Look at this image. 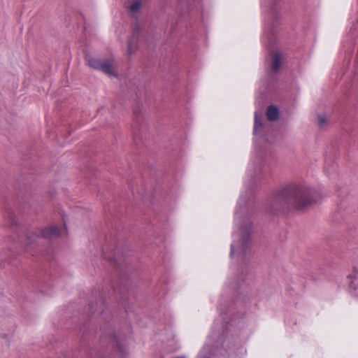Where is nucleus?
Wrapping results in <instances>:
<instances>
[{
    "instance_id": "obj_1",
    "label": "nucleus",
    "mask_w": 358,
    "mask_h": 358,
    "mask_svg": "<svg viewBox=\"0 0 358 358\" xmlns=\"http://www.w3.org/2000/svg\"><path fill=\"white\" fill-rule=\"evenodd\" d=\"M317 202L315 192L303 185H290L277 192L267 207L268 213L278 215L292 209L302 210Z\"/></svg>"
},
{
    "instance_id": "obj_2",
    "label": "nucleus",
    "mask_w": 358,
    "mask_h": 358,
    "mask_svg": "<svg viewBox=\"0 0 358 358\" xmlns=\"http://www.w3.org/2000/svg\"><path fill=\"white\" fill-rule=\"evenodd\" d=\"M253 217L252 211H247L242 217H239L238 237L234 241L231 245L230 255L232 258L243 261L248 255L252 244Z\"/></svg>"
},
{
    "instance_id": "obj_3",
    "label": "nucleus",
    "mask_w": 358,
    "mask_h": 358,
    "mask_svg": "<svg viewBox=\"0 0 358 358\" xmlns=\"http://www.w3.org/2000/svg\"><path fill=\"white\" fill-rule=\"evenodd\" d=\"M106 340L108 343L106 350L104 352H95L94 355H91V358H105L106 355L110 356V358H126L127 351L115 334H110L107 339L103 338L101 343H104Z\"/></svg>"
},
{
    "instance_id": "obj_4",
    "label": "nucleus",
    "mask_w": 358,
    "mask_h": 358,
    "mask_svg": "<svg viewBox=\"0 0 358 358\" xmlns=\"http://www.w3.org/2000/svg\"><path fill=\"white\" fill-rule=\"evenodd\" d=\"M86 61L87 64L94 69L100 70L109 76H116L114 62L111 59L101 60L90 56H87Z\"/></svg>"
},
{
    "instance_id": "obj_5",
    "label": "nucleus",
    "mask_w": 358,
    "mask_h": 358,
    "mask_svg": "<svg viewBox=\"0 0 358 358\" xmlns=\"http://www.w3.org/2000/svg\"><path fill=\"white\" fill-rule=\"evenodd\" d=\"M61 234V231L57 226H51L45 229H36L31 234H29L27 237V245L34 243L36 239L39 237L45 238H58Z\"/></svg>"
},
{
    "instance_id": "obj_6",
    "label": "nucleus",
    "mask_w": 358,
    "mask_h": 358,
    "mask_svg": "<svg viewBox=\"0 0 358 358\" xmlns=\"http://www.w3.org/2000/svg\"><path fill=\"white\" fill-rule=\"evenodd\" d=\"M140 35V27L138 24H136L134 27L133 32L131 36L130 37L128 41V47H127V54L131 55L138 48V40Z\"/></svg>"
},
{
    "instance_id": "obj_7",
    "label": "nucleus",
    "mask_w": 358,
    "mask_h": 358,
    "mask_svg": "<svg viewBox=\"0 0 358 358\" xmlns=\"http://www.w3.org/2000/svg\"><path fill=\"white\" fill-rule=\"evenodd\" d=\"M283 60L282 55L278 50L271 52V71L278 73L281 68Z\"/></svg>"
},
{
    "instance_id": "obj_8",
    "label": "nucleus",
    "mask_w": 358,
    "mask_h": 358,
    "mask_svg": "<svg viewBox=\"0 0 358 358\" xmlns=\"http://www.w3.org/2000/svg\"><path fill=\"white\" fill-rule=\"evenodd\" d=\"M125 7L129 12L134 16L141 10L142 2L141 0H132L127 2Z\"/></svg>"
},
{
    "instance_id": "obj_9",
    "label": "nucleus",
    "mask_w": 358,
    "mask_h": 358,
    "mask_svg": "<svg viewBox=\"0 0 358 358\" xmlns=\"http://www.w3.org/2000/svg\"><path fill=\"white\" fill-rule=\"evenodd\" d=\"M317 125L320 129L324 130L329 126V119L325 113L317 115Z\"/></svg>"
},
{
    "instance_id": "obj_10",
    "label": "nucleus",
    "mask_w": 358,
    "mask_h": 358,
    "mask_svg": "<svg viewBox=\"0 0 358 358\" xmlns=\"http://www.w3.org/2000/svg\"><path fill=\"white\" fill-rule=\"evenodd\" d=\"M266 117L270 121H275L279 117V111L277 107L270 106L266 110Z\"/></svg>"
},
{
    "instance_id": "obj_11",
    "label": "nucleus",
    "mask_w": 358,
    "mask_h": 358,
    "mask_svg": "<svg viewBox=\"0 0 358 358\" xmlns=\"http://www.w3.org/2000/svg\"><path fill=\"white\" fill-rule=\"evenodd\" d=\"M263 127L262 117L259 116L257 113L255 115L254 134L257 135Z\"/></svg>"
},
{
    "instance_id": "obj_12",
    "label": "nucleus",
    "mask_w": 358,
    "mask_h": 358,
    "mask_svg": "<svg viewBox=\"0 0 358 358\" xmlns=\"http://www.w3.org/2000/svg\"><path fill=\"white\" fill-rule=\"evenodd\" d=\"M10 220H11V223H10V227L13 226V225H16L17 224V222L15 220V218L13 217V215H10Z\"/></svg>"
},
{
    "instance_id": "obj_13",
    "label": "nucleus",
    "mask_w": 358,
    "mask_h": 358,
    "mask_svg": "<svg viewBox=\"0 0 358 358\" xmlns=\"http://www.w3.org/2000/svg\"><path fill=\"white\" fill-rule=\"evenodd\" d=\"M108 260L110 263L114 264L115 265L117 264L116 259L115 257H108Z\"/></svg>"
},
{
    "instance_id": "obj_14",
    "label": "nucleus",
    "mask_w": 358,
    "mask_h": 358,
    "mask_svg": "<svg viewBox=\"0 0 358 358\" xmlns=\"http://www.w3.org/2000/svg\"><path fill=\"white\" fill-rule=\"evenodd\" d=\"M90 310H91V311H92V312H93V310H92L94 309V305H93V304H90Z\"/></svg>"
},
{
    "instance_id": "obj_15",
    "label": "nucleus",
    "mask_w": 358,
    "mask_h": 358,
    "mask_svg": "<svg viewBox=\"0 0 358 358\" xmlns=\"http://www.w3.org/2000/svg\"><path fill=\"white\" fill-rule=\"evenodd\" d=\"M272 1V3L274 5L279 1V0H271Z\"/></svg>"
},
{
    "instance_id": "obj_16",
    "label": "nucleus",
    "mask_w": 358,
    "mask_h": 358,
    "mask_svg": "<svg viewBox=\"0 0 358 358\" xmlns=\"http://www.w3.org/2000/svg\"><path fill=\"white\" fill-rule=\"evenodd\" d=\"M181 1H187V3H189V0H180Z\"/></svg>"
},
{
    "instance_id": "obj_17",
    "label": "nucleus",
    "mask_w": 358,
    "mask_h": 358,
    "mask_svg": "<svg viewBox=\"0 0 358 358\" xmlns=\"http://www.w3.org/2000/svg\"><path fill=\"white\" fill-rule=\"evenodd\" d=\"M357 23H358V20H357Z\"/></svg>"
}]
</instances>
